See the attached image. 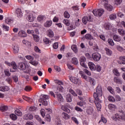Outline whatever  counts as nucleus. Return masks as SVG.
Instances as JSON below:
<instances>
[{"mask_svg":"<svg viewBox=\"0 0 125 125\" xmlns=\"http://www.w3.org/2000/svg\"><path fill=\"white\" fill-rule=\"evenodd\" d=\"M102 95H103L102 88L101 87V85H99L96 88V92L94 93L93 94L94 98L95 100H96V101H94V102L96 104L97 110H100L102 108L101 104H100L101 103L100 98H101Z\"/></svg>","mask_w":125,"mask_h":125,"instance_id":"f257e3e1","label":"nucleus"},{"mask_svg":"<svg viewBox=\"0 0 125 125\" xmlns=\"http://www.w3.org/2000/svg\"><path fill=\"white\" fill-rule=\"evenodd\" d=\"M2 27H3V30H5V31H9V27L7 26L4 24L2 25Z\"/></svg>","mask_w":125,"mask_h":125,"instance_id":"774afa93","label":"nucleus"},{"mask_svg":"<svg viewBox=\"0 0 125 125\" xmlns=\"http://www.w3.org/2000/svg\"><path fill=\"white\" fill-rule=\"evenodd\" d=\"M55 83H57V84H58V86L57 88L58 91H60V92H62L63 91V87L61 86L63 85V82H62L61 81L59 80H55Z\"/></svg>","mask_w":125,"mask_h":125,"instance_id":"20e7f679","label":"nucleus"},{"mask_svg":"<svg viewBox=\"0 0 125 125\" xmlns=\"http://www.w3.org/2000/svg\"><path fill=\"white\" fill-rule=\"evenodd\" d=\"M8 107L6 105H4L3 106L0 107V111L1 112H4L5 111H7Z\"/></svg>","mask_w":125,"mask_h":125,"instance_id":"72a5a7b5","label":"nucleus"},{"mask_svg":"<svg viewBox=\"0 0 125 125\" xmlns=\"http://www.w3.org/2000/svg\"><path fill=\"white\" fill-rule=\"evenodd\" d=\"M71 49L73 50L75 53H77L78 52V48H77V45H72L71 46Z\"/></svg>","mask_w":125,"mask_h":125,"instance_id":"ea45409f","label":"nucleus"},{"mask_svg":"<svg viewBox=\"0 0 125 125\" xmlns=\"http://www.w3.org/2000/svg\"><path fill=\"white\" fill-rule=\"evenodd\" d=\"M85 38L86 40H93V37L91 36V35L87 34L85 35Z\"/></svg>","mask_w":125,"mask_h":125,"instance_id":"79ce46f5","label":"nucleus"},{"mask_svg":"<svg viewBox=\"0 0 125 125\" xmlns=\"http://www.w3.org/2000/svg\"><path fill=\"white\" fill-rule=\"evenodd\" d=\"M21 77L23 78V79H25L26 81H27V82H29V81H30V77L29 75H21Z\"/></svg>","mask_w":125,"mask_h":125,"instance_id":"49530a36","label":"nucleus"},{"mask_svg":"<svg viewBox=\"0 0 125 125\" xmlns=\"http://www.w3.org/2000/svg\"><path fill=\"white\" fill-rule=\"evenodd\" d=\"M112 119L114 121H117V120H120V116L118 114H115V115L112 117Z\"/></svg>","mask_w":125,"mask_h":125,"instance_id":"680f3d73","label":"nucleus"},{"mask_svg":"<svg viewBox=\"0 0 125 125\" xmlns=\"http://www.w3.org/2000/svg\"><path fill=\"white\" fill-rule=\"evenodd\" d=\"M29 110L30 112H35V111H37V107L35 106H31Z\"/></svg>","mask_w":125,"mask_h":125,"instance_id":"13d9d810","label":"nucleus"},{"mask_svg":"<svg viewBox=\"0 0 125 125\" xmlns=\"http://www.w3.org/2000/svg\"><path fill=\"white\" fill-rule=\"evenodd\" d=\"M15 13H16V15H17L18 17H19V18L22 17V15L23 14L22 13L21 9H20L18 8H17L16 9Z\"/></svg>","mask_w":125,"mask_h":125,"instance_id":"2eb2a0df","label":"nucleus"},{"mask_svg":"<svg viewBox=\"0 0 125 125\" xmlns=\"http://www.w3.org/2000/svg\"><path fill=\"white\" fill-rule=\"evenodd\" d=\"M103 2L104 3V7H105V9L108 10V11H112V10H113V6L108 4V0H103Z\"/></svg>","mask_w":125,"mask_h":125,"instance_id":"39448f33","label":"nucleus"},{"mask_svg":"<svg viewBox=\"0 0 125 125\" xmlns=\"http://www.w3.org/2000/svg\"><path fill=\"white\" fill-rule=\"evenodd\" d=\"M118 32L119 35H121V36H124L125 34V32L123 29H118Z\"/></svg>","mask_w":125,"mask_h":125,"instance_id":"09e8293b","label":"nucleus"},{"mask_svg":"<svg viewBox=\"0 0 125 125\" xmlns=\"http://www.w3.org/2000/svg\"><path fill=\"white\" fill-rule=\"evenodd\" d=\"M114 2L115 4L118 5V4H121L123 2V0H114Z\"/></svg>","mask_w":125,"mask_h":125,"instance_id":"0e129e2a","label":"nucleus"},{"mask_svg":"<svg viewBox=\"0 0 125 125\" xmlns=\"http://www.w3.org/2000/svg\"><path fill=\"white\" fill-rule=\"evenodd\" d=\"M48 37L49 38H53L54 37V33L51 29H49L46 32Z\"/></svg>","mask_w":125,"mask_h":125,"instance_id":"dca6fc26","label":"nucleus"},{"mask_svg":"<svg viewBox=\"0 0 125 125\" xmlns=\"http://www.w3.org/2000/svg\"><path fill=\"white\" fill-rule=\"evenodd\" d=\"M64 24L66 25V26H70V21H69L67 19H65L63 21Z\"/></svg>","mask_w":125,"mask_h":125,"instance_id":"de8ad7c7","label":"nucleus"},{"mask_svg":"<svg viewBox=\"0 0 125 125\" xmlns=\"http://www.w3.org/2000/svg\"><path fill=\"white\" fill-rule=\"evenodd\" d=\"M43 42L46 44H48L51 42L50 41H49V39L47 38H45L43 39Z\"/></svg>","mask_w":125,"mask_h":125,"instance_id":"69168bd1","label":"nucleus"},{"mask_svg":"<svg viewBox=\"0 0 125 125\" xmlns=\"http://www.w3.org/2000/svg\"><path fill=\"white\" fill-rule=\"evenodd\" d=\"M108 99L109 101H111V102H115V101H116L115 98L111 96H109L108 97Z\"/></svg>","mask_w":125,"mask_h":125,"instance_id":"8fccbe9b","label":"nucleus"},{"mask_svg":"<svg viewBox=\"0 0 125 125\" xmlns=\"http://www.w3.org/2000/svg\"><path fill=\"white\" fill-rule=\"evenodd\" d=\"M4 73L6 77H10V75H11L8 69H4Z\"/></svg>","mask_w":125,"mask_h":125,"instance_id":"c9c22d12","label":"nucleus"},{"mask_svg":"<svg viewBox=\"0 0 125 125\" xmlns=\"http://www.w3.org/2000/svg\"><path fill=\"white\" fill-rule=\"evenodd\" d=\"M108 107L109 110H111V111H114L115 109L117 108V106L115 104H109L108 105Z\"/></svg>","mask_w":125,"mask_h":125,"instance_id":"c756f323","label":"nucleus"},{"mask_svg":"<svg viewBox=\"0 0 125 125\" xmlns=\"http://www.w3.org/2000/svg\"><path fill=\"white\" fill-rule=\"evenodd\" d=\"M86 112L87 115H92V114H93V108L91 106L88 107Z\"/></svg>","mask_w":125,"mask_h":125,"instance_id":"6ab92c4d","label":"nucleus"},{"mask_svg":"<svg viewBox=\"0 0 125 125\" xmlns=\"http://www.w3.org/2000/svg\"><path fill=\"white\" fill-rule=\"evenodd\" d=\"M52 24V21H47L46 22H45L44 24V27H49L50 26H51V24Z\"/></svg>","mask_w":125,"mask_h":125,"instance_id":"2f4dec72","label":"nucleus"},{"mask_svg":"<svg viewBox=\"0 0 125 125\" xmlns=\"http://www.w3.org/2000/svg\"><path fill=\"white\" fill-rule=\"evenodd\" d=\"M56 95L57 96L58 101H59L60 102H63V101L64 100L63 99V97H62V95L60 94H56Z\"/></svg>","mask_w":125,"mask_h":125,"instance_id":"a878e982","label":"nucleus"},{"mask_svg":"<svg viewBox=\"0 0 125 125\" xmlns=\"http://www.w3.org/2000/svg\"><path fill=\"white\" fill-rule=\"evenodd\" d=\"M43 20H45V16L40 15L38 18V21L39 22H42V21H43Z\"/></svg>","mask_w":125,"mask_h":125,"instance_id":"7c9ffc66","label":"nucleus"},{"mask_svg":"<svg viewBox=\"0 0 125 125\" xmlns=\"http://www.w3.org/2000/svg\"><path fill=\"white\" fill-rule=\"evenodd\" d=\"M107 42L111 46H114V45H115V43H114V41L111 39H109Z\"/></svg>","mask_w":125,"mask_h":125,"instance_id":"37998d69","label":"nucleus"},{"mask_svg":"<svg viewBox=\"0 0 125 125\" xmlns=\"http://www.w3.org/2000/svg\"><path fill=\"white\" fill-rule=\"evenodd\" d=\"M87 82H89L90 84L93 86L95 85V81L94 80V79L91 77H89V79L88 80Z\"/></svg>","mask_w":125,"mask_h":125,"instance_id":"5701e85b","label":"nucleus"},{"mask_svg":"<svg viewBox=\"0 0 125 125\" xmlns=\"http://www.w3.org/2000/svg\"><path fill=\"white\" fill-rule=\"evenodd\" d=\"M107 89L109 91V92H110V93H111L112 94H115V92H114V89H113V88H112V87L108 86L107 87Z\"/></svg>","mask_w":125,"mask_h":125,"instance_id":"5fc2aeb1","label":"nucleus"},{"mask_svg":"<svg viewBox=\"0 0 125 125\" xmlns=\"http://www.w3.org/2000/svg\"><path fill=\"white\" fill-rule=\"evenodd\" d=\"M62 109L63 110V111H64L65 112H67V113H70V109H69V108H68L65 105H62Z\"/></svg>","mask_w":125,"mask_h":125,"instance_id":"a19ab883","label":"nucleus"},{"mask_svg":"<svg viewBox=\"0 0 125 125\" xmlns=\"http://www.w3.org/2000/svg\"><path fill=\"white\" fill-rule=\"evenodd\" d=\"M94 16H99L100 17L102 16L103 13H104V10L103 9H95L92 11Z\"/></svg>","mask_w":125,"mask_h":125,"instance_id":"7ed1b4c3","label":"nucleus"},{"mask_svg":"<svg viewBox=\"0 0 125 125\" xmlns=\"http://www.w3.org/2000/svg\"><path fill=\"white\" fill-rule=\"evenodd\" d=\"M72 83H75L76 84H77L78 85H80L81 83H82V81L80 79H78L76 78H73V81H72Z\"/></svg>","mask_w":125,"mask_h":125,"instance_id":"f3484780","label":"nucleus"},{"mask_svg":"<svg viewBox=\"0 0 125 125\" xmlns=\"http://www.w3.org/2000/svg\"><path fill=\"white\" fill-rule=\"evenodd\" d=\"M33 114L31 113L25 114L23 117V120H26V121H31V120H33Z\"/></svg>","mask_w":125,"mask_h":125,"instance_id":"1a4fd4ad","label":"nucleus"},{"mask_svg":"<svg viewBox=\"0 0 125 125\" xmlns=\"http://www.w3.org/2000/svg\"><path fill=\"white\" fill-rule=\"evenodd\" d=\"M62 117L64 120H69V119H70V116L65 112L62 113Z\"/></svg>","mask_w":125,"mask_h":125,"instance_id":"4be33fe9","label":"nucleus"},{"mask_svg":"<svg viewBox=\"0 0 125 125\" xmlns=\"http://www.w3.org/2000/svg\"><path fill=\"white\" fill-rule=\"evenodd\" d=\"M109 18L110 20H115V19H117V15L112 14L109 16Z\"/></svg>","mask_w":125,"mask_h":125,"instance_id":"58836bf2","label":"nucleus"},{"mask_svg":"<svg viewBox=\"0 0 125 125\" xmlns=\"http://www.w3.org/2000/svg\"><path fill=\"white\" fill-rule=\"evenodd\" d=\"M15 114H16V115L19 117H21V116H22V112H21L19 109L16 110L15 111Z\"/></svg>","mask_w":125,"mask_h":125,"instance_id":"f704fd0d","label":"nucleus"},{"mask_svg":"<svg viewBox=\"0 0 125 125\" xmlns=\"http://www.w3.org/2000/svg\"><path fill=\"white\" fill-rule=\"evenodd\" d=\"M80 64L83 67H84V68H85L86 67V65H85V62H86V59L84 56H82L80 58Z\"/></svg>","mask_w":125,"mask_h":125,"instance_id":"6e6552de","label":"nucleus"},{"mask_svg":"<svg viewBox=\"0 0 125 125\" xmlns=\"http://www.w3.org/2000/svg\"><path fill=\"white\" fill-rule=\"evenodd\" d=\"M23 99H24V100H25L26 101H27L28 102H29V101H32V99L28 97L23 96Z\"/></svg>","mask_w":125,"mask_h":125,"instance_id":"e2e57ef3","label":"nucleus"},{"mask_svg":"<svg viewBox=\"0 0 125 125\" xmlns=\"http://www.w3.org/2000/svg\"><path fill=\"white\" fill-rule=\"evenodd\" d=\"M13 51L14 53L17 54L18 53V51H19V46L17 44H14L13 45Z\"/></svg>","mask_w":125,"mask_h":125,"instance_id":"a211bd4d","label":"nucleus"},{"mask_svg":"<svg viewBox=\"0 0 125 125\" xmlns=\"http://www.w3.org/2000/svg\"><path fill=\"white\" fill-rule=\"evenodd\" d=\"M5 64L6 65H8V66H9L10 67H12L13 69L14 70H17V64H16V63L14 62H12L11 63L9 62H5Z\"/></svg>","mask_w":125,"mask_h":125,"instance_id":"0eeeda50","label":"nucleus"},{"mask_svg":"<svg viewBox=\"0 0 125 125\" xmlns=\"http://www.w3.org/2000/svg\"><path fill=\"white\" fill-rule=\"evenodd\" d=\"M113 39L115 42H120L121 41V37L116 34L114 35L113 36Z\"/></svg>","mask_w":125,"mask_h":125,"instance_id":"412c9836","label":"nucleus"},{"mask_svg":"<svg viewBox=\"0 0 125 125\" xmlns=\"http://www.w3.org/2000/svg\"><path fill=\"white\" fill-rule=\"evenodd\" d=\"M107 89L109 91V92H110V93H111L112 94H115V92H114V89H113V88H112V87L108 86L107 87Z\"/></svg>","mask_w":125,"mask_h":125,"instance_id":"864d4df0","label":"nucleus"},{"mask_svg":"<svg viewBox=\"0 0 125 125\" xmlns=\"http://www.w3.org/2000/svg\"><path fill=\"white\" fill-rule=\"evenodd\" d=\"M92 57L94 61L98 62L101 59V55L98 53H94L92 55Z\"/></svg>","mask_w":125,"mask_h":125,"instance_id":"423d86ee","label":"nucleus"},{"mask_svg":"<svg viewBox=\"0 0 125 125\" xmlns=\"http://www.w3.org/2000/svg\"><path fill=\"white\" fill-rule=\"evenodd\" d=\"M27 18L29 22H33V21L35 20L36 17L34 16L33 14H28Z\"/></svg>","mask_w":125,"mask_h":125,"instance_id":"ddd939ff","label":"nucleus"},{"mask_svg":"<svg viewBox=\"0 0 125 125\" xmlns=\"http://www.w3.org/2000/svg\"><path fill=\"white\" fill-rule=\"evenodd\" d=\"M65 18H70V14L67 11H65L63 14Z\"/></svg>","mask_w":125,"mask_h":125,"instance_id":"3c124183","label":"nucleus"},{"mask_svg":"<svg viewBox=\"0 0 125 125\" xmlns=\"http://www.w3.org/2000/svg\"><path fill=\"white\" fill-rule=\"evenodd\" d=\"M72 95L71 94H68L66 95V100L67 102H72Z\"/></svg>","mask_w":125,"mask_h":125,"instance_id":"bb28decb","label":"nucleus"},{"mask_svg":"<svg viewBox=\"0 0 125 125\" xmlns=\"http://www.w3.org/2000/svg\"><path fill=\"white\" fill-rule=\"evenodd\" d=\"M105 50L106 51L107 55H111V54H112V51H111L109 48H105Z\"/></svg>","mask_w":125,"mask_h":125,"instance_id":"6e6d98bb","label":"nucleus"},{"mask_svg":"<svg viewBox=\"0 0 125 125\" xmlns=\"http://www.w3.org/2000/svg\"><path fill=\"white\" fill-rule=\"evenodd\" d=\"M119 59L120 60V61L121 62H120L119 63V64H125V56H121L120 58H119Z\"/></svg>","mask_w":125,"mask_h":125,"instance_id":"cd10ccee","label":"nucleus"},{"mask_svg":"<svg viewBox=\"0 0 125 125\" xmlns=\"http://www.w3.org/2000/svg\"><path fill=\"white\" fill-rule=\"evenodd\" d=\"M114 82L116 83H120V84L123 83V81H122V80L118 77H115L114 78Z\"/></svg>","mask_w":125,"mask_h":125,"instance_id":"393cba45","label":"nucleus"},{"mask_svg":"<svg viewBox=\"0 0 125 125\" xmlns=\"http://www.w3.org/2000/svg\"><path fill=\"white\" fill-rule=\"evenodd\" d=\"M71 9L72 10H74V11H76V10H80V8H79V6H74L71 7Z\"/></svg>","mask_w":125,"mask_h":125,"instance_id":"338daca9","label":"nucleus"},{"mask_svg":"<svg viewBox=\"0 0 125 125\" xmlns=\"http://www.w3.org/2000/svg\"><path fill=\"white\" fill-rule=\"evenodd\" d=\"M88 65L91 71H95V70H96V66H95V64L93 63V62H89L88 63Z\"/></svg>","mask_w":125,"mask_h":125,"instance_id":"f8f14e48","label":"nucleus"},{"mask_svg":"<svg viewBox=\"0 0 125 125\" xmlns=\"http://www.w3.org/2000/svg\"><path fill=\"white\" fill-rule=\"evenodd\" d=\"M18 67L20 70H26V68H27L26 64L24 62L19 63Z\"/></svg>","mask_w":125,"mask_h":125,"instance_id":"9d476101","label":"nucleus"},{"mask_svg":"<svg viewBox=\"0 0 125 125\" xmlns=\"http://www.w3.org/2000/svg\"><path fill=\"white\" fill-rule=\"evenodd\" d=\"M12 78L13 79V80L15 82V83H18V76H13L12 77Z\"/></svg>","mask_w":125,"mask_h":125,"instance_id":"bf43d9fd","label":"nucleus"},{"mask_svg":"<svg viewBox=\"0 0 125 125\" xmlns=\"http://www.w3.org/2000/svg\"><path fill=\"white\" fill-rule=\"evenodd\" d=\"M117 49L118 50V51H120V52H123H123H125V49L119 45L117 46Z\"/></svg>","mask_w":125,"mask_h":125,"instance_id":"c03bdc74","label":"nucleus"},{"mask_svg":"<svg viewBox=\"0 0 125 125\" xmlns=\"http://www.w3.org/2000/svg\"><path fill=\"white\" fill-rule=\"evenodd\" d=\"M83 72L86 74V75H88V76H91V73L88 70L86 69H84Z\"/></svg>","mask_w":125,"mask_h":125,"instance_id":"052dcab7","label":"nucleus"},{"mask_svg":"<svg viewBox=\"0 0 125 125\" xmlns=\"http://www.w3.org/2000/svg\"><path fill=\"white\" fill-rule=\"evenodd\" d=\"M33 38L36 42H39L40 37H39L37 35H33Z\"/></svg>","mask_w":125,"mask_h":125,"instance_id":"a18cd8bd","label":"nucleus"},{"mask_svg":"<svg viewBox=\"0 0 125 125\" xmlns=\"http://www.w3.org/2000/svg\"><path fill=\"white\" fill-rule=\"evenodd\" d=\"M88 21L87 20V16H85L83 18L82 22L84 25H86V23H87Z\"/></svg>","mask_w":125,"mask_h":125,"instance_id":"4c0bfd02","label":"nucleus"},{"mask_svg":"<svg viewBox=\"0 0 125 125\" xmlns=\"http://www.w3.org/2000/svg\"><path fill=\"white\" fill-rule=\"evenodd\" d=\"M18 35L19 37H21V38H25L27 37V33L24 31H20L19 32Z\"/></svg>","mask_w":125,"mask_h":125,"instance_id":"aec40b11","label":"nucleus"},{"mask_svg":"<svg viewBox=\"0 0 125 125\" xmlns=\"http://www.w3.org/2000/svg\"><path fill=\"white\" fill-rule=\"evenodd\" d=\"M104 28L105 30H111V24L109 23H106L104 24Z\"/></svg>","mask_w":125,"mask_h":125,"instance_id":"473e14b6","label":"nucleus"},{"mask_svg":"<svg viewBox=\"0 0 125 125\" xmlns=\"http://www.w3.org/2000/svg\"><path fill=\"white\" fill-rule=\"evenodd\" d=\"M35 119H36V120H37V121H38V122H39V123H40L42 125H44V124H45V123H44V122H43L42 120V119L41 118V117H40V116H39V115H35Z\"/></svg>","mask_w":125,"mask_h":125,"instance_id":"b1692460","label":"nucleus"},{"mask_svg":"<svg viewBox=\"0 0 125 125\" xmlns=\"http://www.w3.org/2000/svg\"><path fill=\"white\" fill-rule=\"evenodd\" d=\"M113 74H114V75H116L117 77H119L120 75L118 70L116 69H114L113 70Z\"/></svg>","mask_w":125,"mask_h":125,"instance_id":"4d7b16f0","label":"nucleus"},{"mask_svg":"<svg viewBox=\"0 0 125 125\" xmlns=\"http://www.w3.org/2000/svg\"><path fill=\"white\" fill-rule=\"evenodd\" d=\"M69 92H70V93L72 94V95H73L74 96H78V94H77V93H76V92H75V91H74L72 89H69Z\"/></svg>","mask_w":125,"mask_h":125,"instance_id":"603ef678","label":"nucleus"},{"mask_svg":"<svg viewBox=\"0 0 125 125\" xmlns=\"http://www.w3.org/2000/svg\"><path fill=\"white\" fill-rule=\"evenodd\" d=\"M5 22L8 25H11L13 23V19L10 17L7 18L5 20Z\"/></svg>","mask_w":125,"mask_h":125,"instance_id":"4468645a","label":"nucleus"},{"mask_svg":"<svg viewBox=\"0 0 125 125\" xmlns=\"http://www.w3.org/2000/svg\"><path fill=\"white\" fill-rule=\"evenodd\" d=\"M49 96L47 95H42L40 99L39 100V102L42 104L43 106H47V101L49 99Z\"/></svg>","mask_w":125,"mask_h":125,"instance_id":"f03ea898","label":"nucleus"},{"mask_svg":"<svg viewBox=\"0 0 125 125\" xmlns=\"http://www.w3.org/2000/svg\"><path fill=\"white\" fill-rule=\"evenodd\" d=\"M71 62L72 64L74 65H78L79 63V61H78V59L76 58H73L71 60Z\"/></svg>","mask_w":125,"mask_h":125,"instance_id":"c85d7f7f","label":"nucleus"},{"mask_svg":"<svg viewBox=\"0 0 125 125\" xmlns=\"http://www.w3.org/2000/svg\"><path fill=\"white\" fill-rule=\"evenodd\" d=\"M10 118L13 120V121H15L17 120V116L15 114H11L10 115Z\"/></svg>","mask_w":125,"mask_h":125,"instance_id":"e433bc0d","label":"nucleus"},{"mask_svg":"<svg viewBox=\"0 0 125 125\" xmlns=\"http://www.w3.org/2000/svg\"><path fill=\"white\" fill-rule=\"evenodd\" d=\"M75 26L73 25L72 24H71V25L69 27H68L67 30L68 31H71V30H73L74 28H76V27H78L80 25V22H79V21H75Z\"/></svg>","mask_w":125,"mask_h":125,"instance_id":"9b49d317","label":"nucleus"}]
</instances>
